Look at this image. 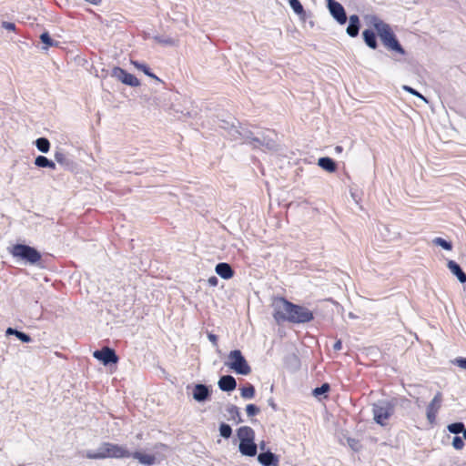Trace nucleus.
I'll list each match as a JSON object with an SVG mask.
<instances>
[{
  "label": "nucleus",
  "instance_id": "1",
  "mask_svg": "<svg viewBox=\"0 0 466 466\" xmlns=\"http://www.w3.org/2000/svg\"><path fill=\"white\" fill-rule=\"evenodd\" d=\"M85 457L90 460L122 459L131 457V453L126 446L103 442L95 450L86 451Z\"/></svg>",
  "mask_w": 466,
  "mask_h": 466
},
{
  "label": "nucleus",
  "instance_id": "2",
  "mask_svg": "<svg viewBox=\"0 0 466 466\" xmlns=\"http://www.w3.org/2000/svg\"><path fill=\"white\" fill-rule=\"evenodd\" d=\"M369 24L377 31L385 47L400 55H405V51L398 42L389 25L379 17L372 15L369 18Z\"/></svg>",
  "mask_w": 466,
  "mask_h": 466
},
{
  "label": "nucleus",
  "instance_id": "3",
  "mask_svg": "<svg viewBox=\"0 0 466 466\" xmlns=\"http://www.w3.org/2000/svg\"><path fill=\"white\" fill-rule=\"evenodd\" d=\"M225 365L237 374L248 375L251 368L239 350H231Z\"/></svg>",
  "mask_w": 466,
  "mask_h": 466
},
{
  "label": "nucleus",
  "instance_id": "4",
  "mask_svg": "<svg viewBox=\"0 0 466 466\" xmlns=\"http://www.w3.org/2000/svg\"><path fill=\"white\" fill-rule=\"evenodd\" d=\"M273 317L278 323L290 320V312L293 309V303L283 298H277L273 303Z\"/></svg>",
  "mask_w": 466,
  "mask_h": 466
},
{
  "label": "nucleus",
  "instance_id": "5",
  "mask_svg": "<svg viewBox=\"0 0 466 466\" xmlns=\"http://www.w3.org/2000/svg\"><path fill=\"white\" fill-rule=\"evenodd\" d=\"M372 412L374 420L384 426L393 413V406L389 401L380 400L373 404Z\"/></svg>",
  "mask_w": 466,
  "mask_h": 466
},
{
  "label": "nucleus",
  "instance_id": "6",
  "mask_svg": "<svg viewBox=\"0 0 466 466\" xmlns=\"http://www.w3.org/2000/svg\"><path fill=\"white\" fill-rule=\"evenodd\" d=\"M11 253L14 257L21 258L32 264L37 262L41 258L40 254L35 248L20 244L14 246Z\"/></svg>",
  "mask_w": 466,
  "mask_h": 466
},
{
  "label": "nucleus",
  "instance_id": "7",
  "mask_svg": "<svg viewBox=\"0 0 466 466\" xmlns=\"http://www.w3.org/2000/svg\"><path fill=\"white\" fill-rule=\"evenodd\" d=\"M245 141L254 147H266L268 149H271L274 147V141L268 137V136H265L262 133H258L254 135L253 133H249L245 137Z\"/></svg>",
  "mask_w": 466,
  "mask_h": 466
},
{
  "label": "nucleus",
  "instance_id": "8",
  "mask_svg": "<svg viewBox=\"0 0 466 466\" xmlns=\"http://www.w3.org/2000/svg\"><path fill=\"white\" fill-rule=\"evenodd\" d=\"M313 319L312 312L305 307L293 304V309L290 312V320L292 323H305Z\"/></svg>",
  "mask_w": 466,
  "mask_h": 466
},
{
  "label": "nucleus",
  "instance_id": "9",
  "mask_svg": "<svg viewBox=\"0 0 466 466\" xmlns=\"http://www.w3.org/2000/svg\"><path fill=\"white\" fill-rule=\"evenodd\" d=\"M111 76L129 86L137 87L140 85L139 80L134 75L127 73L118 66L112 69Z\"/></svg>",
  "mask_w": 466,
  "mask_h": 466
},
{
  "label": "nucleus",
  "instance_id": "10",
  "mask_svg": "<svg viewBox=\"0 0 466 466\" xmlns=\"http://www.w3.org/2000/svg\"><path fill=\"white\" fill-rule=\"evenodd\" d=\"M327 7L332 17L339 24L344 25L347 22V15L344 7L335 0H326Z\"/></svg>",
  "mask_w": 466,
  "mask_h": 466
},
{
  "label": "nucleus",
  "instance_id": "11",
  "mask_svg": "<svg viewBox=\"0 0 466 466\" xmlns=\"http://www.w3.org/2000/svg\"><path fill=\"white\" fill-rule=\"evenodd\" d=\"M441 401L442 395L441 392H438L427 406L426 416L431 424H433L436 420L437 414L441 406Z\"/></svg>",
  "mask_w": 466,
  "mask_h": 466
},
{
  "label": "nucleus",
  "instance_id": "12",
  "mask_svg": "<svg viewBox=\"0 0 466 466\" xmlns=\"http://www.w3.org/2000/svg\"><path fill=\"white\" fill-rule=\"evenodd\" d=\"M94 358L101 361L104 365L116 363L118 360L115 351L109 348H103L101 350H96L93 353Z\"/></svg>",
  "mask_w": 466,
  "mask_h": 466
},
{
  "label": "nucleus",
  "instance_id": "13",
  "mask_svg": "<svg viewBox=\"0 0 466 466\" xmlns=\"http://www.w3.org/2000/svg\"><path fill=\"white\" fill-rule=\"evenodd\" d=\"M131 456L137 460L141 464L146 466H151L158 462L164 456L147 454L141 451H136L131 453Z\"/></svg>",
  "mask_w": 466,
  "mask_h": 466
},
{
  "label": "nucleus",
  "instance_id": "14",
  "mask_svg": "<svg viewBox=\"0 0 466 466\" xmlns=\"http://www.w3.org/2000/svg\"><path fill=\"white\" fill-rule=\"evenodd\" d=\"M192 398L198 402H204L210 395L208 388L204 384H196L192 386Z\"/></svg>",
  "mask_w": 466,
  "mask_h": 466
},
{
  "label": "nucleus",
  "instance_id": "15",
  "mask_svg": "<svg viewBox=\"0 0 466 466\" xmlns=\"http://www.w3.org/2000/svg\"><path fill=\"white\" fill-rule=\"evenodd\" d=\"M255 439L239 441L238 450L244 456L253 457L257 454V444Z\"/></svg>",
  "mask_w": 466,
  "mask_h": 466
},
{
  "label": "nucleus",
  "instance_id": "16",
  "mask_svg": "<svg viewBox=\"0 0 466 466\" xmlns=\"http://www.w3.org/2000/svg\"><path fill=\"white\" fill-rule=\"evenodd\" d=\"M447 268L452 275H454L461 283L466 282V274L463 272L461 268L454 260H448Z\"/></svg>",
  "mask_w": 466,
  "mask_h": 466
},
{
  "label": "nucleus",
  "instance_id": "17",
  "mask_svg": "<svg viewBox=\"0 0 466 466\" xmlns=\"http://www.w3.org/2000/svg\"><path fill=\"white\" fill-rule=\"evenodd\" d=\"M218 387L223 391H232L236 389V380L230 375L222 376L218 382Z\"/></svg>",
  "mask_w": 466,
  "mask_h": 466
},
{
  "label": "nucleus",
  "instance_id": "18",
  "mask_svg": "<svg viewBox=\"0 0 466 466\" xmlns=\"http://www.w3.org/2000/svg\"><path fill=\"white\" fill-rule=\"evenodd\" d=\"M258 461L263 466H279L278 458L270 451L260 453L258 456Z\"/></svg>",
  "mask_w": 466,
  "mask_h": 466
},
{
  "label": "nucleus",
  "instance_id": "19",
  "mask_svg": "<svg viewBox=\"0 0 466 466\" xmlns=\"http://www.w3.org/2000/svg\"><path fill=\"white\" fill-rule=\"evenodd\" d=\"M360 30V18L356 15H352L349 18V25L346 29L347 34L351 36L355 37L358 35Z\"/></svg>",
  "mask_w": 466,
  "mask_h": 466
},
{
  "label": "nucleus",
  "instance_id": "20",
  "mask_svg": "<svg viewBox=\"0 0 466 466\" xmlns=\"http://www.w3.org/2000/svg\"><path fill=\"white\" fill-rule=\"evenodd\" d=\"M216 273L224 279H229L233 277L234 272L228 263H218L215 268Z\"/></svg>",
  "mask_w": 466,
  "mask_h": 466
},
{
  "label": "nucleus",
  "instance_id": "21",
  "mask_svg": "<svg viewBox=\"0 0 466 466\" xmlns=\"http://www.w3.org/2000/svg\"><path fill=\"white\" fill-rule=\"evenodd\" d=\"M237 436L241 441H248L251 439H255L254 431L248 426H242L237 431Z\"/></svg>",
  "mask_w": 466,
  "mask_h": 466
},
{
  "label": "nucleus",
  "instance_id": "22",
  "mask_svg": "<svg viewBox=\"0 0 466 466\" xmlns=\"http://www.w3.org/2000/svg\"><path fill=\"white\" fill-rule=\"evenodd\" d=\"M290 8L299 17L300 20L305 21L306 12L303 5L299 0H288Z\"/></svg>",
  "mask_w": 466,
  "mask_h": 466
},
{
  "label": "nucleus",
  "instance_id": "23",
  "mask_svg": "<svg viewBox=\"0 0 466 466\" xmlns=\"http://www.w3.org/2000/svg\"><path fill=\"white\" fill-rule=\"evenodd\" d=\"M364 42L366 45L371 49H375L377 47L376 36L373 31L366 29L362 33Z\"/></svg>",
  "mask_w": 466,
  "mask_h": 466
},
{
  "label": "nucleus",
  "instance_id": "24",
  "mask_svg": "<svg viewBox=\"0 0 466 466\" xmlns=\"http://www.w3.org/2000/svg\"><path fill=\"white\" fill-rule=\"evenodd\" d=\"M318 165L328 172H334L336 170V165L334 161L329 157H320L318 160Z\"/></svg>",
  "mask_w": 466,
  "mask_h": 466
},
{
  "label": "nucleus",
  "instance_id": "25",
  "mask_svg": "<svg viewBox=\"0 0 466 466\" xmlns=\"http://www.w3.org/2000/svg\"><path fill=\"white\" fill-rule=\"evenodd\" d=\"M35 165L38 167H49L51 169L56 168V164L44 156H38L35 157Z\"/></svg>",
  "mask_w": 466,
  "mask_h": 466
},
{
  "label": "nucleus",
  "instance_id": "26",
  "mask_svg": "<svg viewBox=\"0 0 466 466\" xmlns=\"http://www.w3.org/2000/svg\"><path fill=\"white\" fill-rule=\"evenodd\" d=\"M131 64L138 70L144 72L147 76H148L149 77L157 80V82H160V79L156 76L154 75L153 73L150 72L149 68L147 67V65L145 64H142V63H139L137 61H131Z\"/></svg>",
  "mask_w": 466,
  "mask_h": 466
},
{
  "label": "nucleus",
  "instance_id": "27",
  "mask_svg": "<svg viewBox=\"0 0 466 466\" xmlns=\"http://www.w3.org/2000/svg\"><path fill=\"white\" fill-rule=\"evenodd\" d=\"M35 145L42 153H47L50 149V142L45 137L37 138L35 142Z\"/></svg>",
  "mask_w": 466,
  "mask_h": 466
},
{
  "label": "nucleus",
  "instance_id": "28",
  "mask_svg": "<svg viewBox=\"0 0 466 466\" xmlns=\"http://www.w3.org/2000/svg\"><path fill=\"white\" fill-rule=\"evenodd\" d=\"M447 430L449 431V432H451L452 434H459L461 432L463 433L465 427L462 422H454V423L449 424L447 426Z\"/></svg>",
  "mask_w": 466,
  "mask_h": 466
},
{
  "label": "nucleus",
  "instance_id": "29",
  "mask_svg": "<svg viewBox=\"0 0 466 466\" xmlns=\"http://www.w3.org/2000/svg\"><path fill=\"white\" fill-rule=\"evenodd\" d=\"M240 395L243 399L250 400L255 396V389L252 385H248L240 390Z\"/></svg>",
  "mask_w": 466,
  "mask_h": 466
},
{
  "label": "nucleus",
  "instance_id": "30",
  "mask_svg": "<svg viewBox=\"0 0 466 466\" xmlns=\"http://www.w3.org/2000/svg\"><path fill=\"white\" fill-rule=\"evenodd\" d=\"M401 88H402L404 91H406V92H408V93H410V94H411V95H413V96H415L419 97V98H420V99H421L424 103H428L427 98H426L424 96H422L420 93H419L417 90H415L414 88H412V87H410V86H407V85H403V86H401Z\"/></svg>",
  "mask_w": 466,
  "mask_h": 466
},
{
  "label": "nucleus",
  "instance_id": "31",
  "mask_svg": "<svg viewBox=\"0 0 466 466\" xmlns=\"http://www.w3.org/2000/svg\"><path fill=\"white\" fill-rule=\"evenodd\" d=\"M432 242L437 245V246H440L442 248L446 249V250H451L452 248V246L450 242H448L447 240L441 238H435Z\"/></svg>",
  "mask_w": 466,
  "mask_h": 466
},
{
  "label": "nucleus",
  "instance_id": "32",
  "mask_svg": "<svg viewBox=\"0 0 466 466\" xmlns=\"http://www.w3.org/2000/svg\"><path fill=\"white\" fill-rule=\"evenodd\" d=\"M219 432H220V435L223 437V438H229L231 433H232V430H231V427L226 423H222L220 426H219Z\"/></svg>",
  "mask_w": 466,
  "mask_h": 466
},
{
  "label": "nucleus",
  "instance_id": "33",
  "mask_svg": "<svg viewBox=\"0 0 466 466\" xmlns=\"http://www.w3.org/2000/svg\"><path fill=\"white\" fill-rule=\"evenodd\" d=\"M451 445L452 447L457 450V451H461L464 448V441L463 440L459 437V436H455L452 440V442H451Z\"/></svg>",
  "mask_w": 466,
  "mask_h": 466
},
{
  "label": "nucleus",
  "instance_id": "34",
  "mask_svg": "<svg viewBox=\"0 0 466 466\" xmlns=\"http://www.w3.org/2000/svg\"><path fill=\"white\" fill-rule=\"evenodd\" d=\"M329 390V384L327 383H324L323 385H321L320 387L319 388H316L314 390H313V395L315 397H319L320 395L322 394H325L326 392H328Z\"/></svg>",
  "mask_w": 466,
  "mask_h": 466
},
{
  "label": "nucleus",
  "instance_id": "35",
  "mask_svg": "<svg viewBox=\"0 0 466 466\" xmlns=\"http://www.w3.org/2000/svg\"><path fill=\"white\" fill-rule=\"evenodd\" d=\"M40 39L42 43L46 45V48H47L48 46H52L54 45V41L51 39L48 33H43L40 35Z\"/></svg>",
  "mask_w": 466,
  "mask_h": 466
},
{
  "label": "nucleus",
  "instance_id": "36",
  "mask_svg": "<svg viewBox=\"0 0 466 466\" xmlns=\"http://www.w3.org/2000/svg\"><path fill=\"white\" fill-rule=\"evenodd\" d=\"M248 416L252 417L259 412V409L254 404H248L246 407Z\"/></svg>",
  "mask_w": 466,
  "mask_h": 466
},
{
  "label": "nucleus",
  "instance_id": "37",
  "mask_svg": "<svg viewBox=\"0 0 466 466\" xmlns=\"http://www.w3.org/2000/svg\"><path fill=\"white\" fill-rule=\"evenodd\" d=\"M452 362L461 369L466 370V358H456Z\"/></svg>",
  "mask_w": 466,
  "mask_h": 466
},
{
  "label": "nucleus",
  "instance_id": "38",
  "mask_svg": "<svg viewBox=\"0 0 466 466\" xmlns=\"http://www.w3.org/2000/svg\"><path fill=\"white\" fill-rule=\"evenodd\" d=\"M54 156H55V159L56 160V162L60 163V164L64 163L66 157L62 151H60V150L56 151Z\"/></svg>",
  "mask_w": 466,
  "mask_h": 466
},
{
  "label": "nucleus",
  "instance_id": "39",
  "mask_svg": "<svg viewBox=\"0 0 466 466\" xmlns=\"http://www.w3.org/2000/svg\"><path fill=\"white\" fill-rule=\"evenodd\" d=\"M16 337L23 342H25V343H28L31 341V338L24 333V332H21V331H18L17 334H16Z\"/></svg>",
  "mask_w": 466,
  "mask_h": 466
},
{
  "label": "nucleus",
  "instance_id": "40",
  "mask_svg": "<svg viewBox=\"0 0 466 466\" xmlns=\"http://www.w3.org/2000/svg\"><path fill=\"white\" fill-rule=\"evenodd\" d=\"M218 280L217 277H215V276H212V277L208 278V283L210 287H216L218 285Z\"/></svg>",
  "mask_w": 466,
  "mask_h": 466
},
{
  "label": "nucleus",
  "instance_id": "41",
  "mask_svg": "<svg viewBox=\"0 0 466 466\" xmlns=\"http://www.w3.org/2000/svg\"><path fill=\"white\" fill-rule=\"evenodd\" d=\"M3 27L5 28L6 30H10V31L12 30L13 31V30H15V24L10 23V22H4L3 23Z\"/></svg>",
  "mask_w": 466,
  "mask_h": 466
},
{
  "label": "nucleus",
  "instance_id": "42",
  "mask_svg": "<svg viewBox=\"0 0 466 466\" xmlns=\"http://www.w3.org/2000/svg\"><path fill=\"white\" fill-rule=\"evenodd\" d=\"M208 338L212 342L213 345L217 346L218 338L216 335L210 333L208 334Z\"/></svg>",
  "mask_w": 466,
  "mask_h": 466
},
{
  "label": "nucleus",
  "instance_id": "43",
  "mask_svg": "<svg viewBox=\"0 0 466 466\" xmlns=\"http://www.w3.org/2000/svg\"><path fill=\"white\" fill-rule=\"evenodd\" d=\"M17 332H18V330L14 329L13 328H8L6 329V334L7 335H15V336H16Z\"/></svg>",
  "mask_w": 466,
  "mask_h": 466
},
{
  "label": "nucleus",
  "instance_id": "44",
  "mask_svg": "<svg viewBox=\"0 0 466 466\" xmlns=\"http://www.w3.org/2000/svg\"><path fill=\"white\" fill-rule=\"evenodd\" d=\"M341 346H342L341 341L338 340L335 342L333 348L335 350H339L341 349Z\"/></svg>",
  "mask_w": 466,
  "mask_h": 466
},
{
  "label": "nucleus",
  "instance_id": "45",
  "mask_svg": "<svg viewBox=\"0 0 466 466\" xmlns=\"http://www.w3.org/2000/svg\"><path fill=\"white\" fill-rule=\"evenodd\" d=\"M335 151H336L337 153H340V152H342V147H341L340 146H337V147H335Z\"/></svg>",
  "mask_w": 466,
  "mask_h": 466
},
{
  "label": "nucleus",
  "instance_id": "46",
  "mask_svg": "<svg viewBox=\"0 0 466 466\" xmlns=\"http://www.w3.org/2000/svg\"><path fill=\"white\" fill-rule=\"evenodd\" d=\"M156 448H160L161 450H167V446L164 445V444H159L158 446H157Z\"/></svg>",
  "mask_w": 466,
  "mask_h": 466
},
{
  "label": "nucleus",
  "instance_id": "47",
  "mask_svg": "<svg viewBox=\"0 0 466 466\" xmlns=\"http://www.w3.org/2000/svg\"><path fill=\"white\" fill-rule=\"evenodd\" d=\"M259 447L261 450H264L265 449V442L262 441L260 444H259Z\"/></svg>",
  "mask_w": 466,
  "mask_h": 466
},
{
  "label": "nucleus",
  "instance_id": "48",
  "mask_svg": "<svg viewBox=\"0 0 466 466\" xmlns=\"http://www.w3.org/2000/svg\"><path fill=\"white\" fill-rule=\"evenodd\" d=\"M463 438L466 440V428H465V430L463 431Z\"/></svg>",
  "mask_w": 466,
  "mask_h": 466
},
{
  "label": "nucleus",
  "instance_id": "49",
  "mask_svg": "<svg viewBox=\"0 0 466 466\" xmlns=\"http://www.w3.org/2000/svg\"><path fill=\"white\" fill-rule=\"evenodd\" d=\"M269 404H270V406H271L273 409H276V406H275V404H273V402H270Z\"/></svg>",
  "mask_w": 466,
  "mask_h": 466
}]
</instances>
